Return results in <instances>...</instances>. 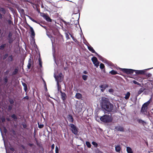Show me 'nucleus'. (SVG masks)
<instances>
[{
  "instance_id": "obj_40",
  "label": "nucleus",
  "mask_w": 153,
  "mask_h": 153,
  "mask_svg": "<svg viewBox=\"0 0 153 153\" xmlns=\"http://www.w3.org/2000/svg\"><path fill=\"white\" fill-rule=\"evenodd\" d=\"M95 153H102L101 151H100L98 149L96 150L95 151Z\"/></svg>"
},
{
  "instance_id": "obj_20",
  "label": "nucleus",
  "mask_w": 153,
  "mask_h": 153,
  "mask_svg": "<svg viewBox=\"0 0 153 153\" xmlns=\"http://www.w3.org/2000/svg\"><path fill=\"white\" fill-rule=\"evenodd\" d=\"M126 150L128 153H132V151L131 148L129 147L126 148Z\"/></svg>"
},
{
  "instance_id": "obj_54",
  "label": "nucleus",
  "mask_w": 153,
  "mask_h": 153,
  "mask_svg": "<svg viewBox=\"0 0 153 153\" xmlns=\"http://www.w3.org/2000/svg\"><path fill=\"white\" fill-rule=\"evenodd\" d=\"M6 153H8V151H7V148H6Z\"/></svg>"
},
{
  "instance_id": "obj_19",
  "label": "nucleus",
  "mask_w": 153,
  "mask_h": 153,
  "mask_svg": "<svg viewBox=\"0 0 153 153\" xmlns=\"http://www.w3.org/2000/svg\"><path fill=\"white\" fill-rule=\"evenodd\" d=\"M30 31L31 33V34L32 36H35V33L33 28L30 26Z\"/></svg>"
},
{
  "instance_id": "obj_31",
  "label": "nucleus",
  "mask_w": 153,
  "mask_h": 153,
  "mask_svg": "<svg viewBox=\"0 0 153 153\" xmlns=\"http://www.w3.org/2000/svg\"><path fill=\"white\" fill-rule=\"evenodd\" d=\"M114 91V90L112 88H111L109 89L108 92L111 94H113Z\"/></svg>"
},
{
  "instance_id": "obj_60",
  "label": "nucleus",
  "mask_w": 153,
  "mask_h": 153,
  "mask_svg": "<svg viewBox=\"0 0 153 153\" xmlns=\"http://www.w3.org/2000/svg\"><path fill=\"white\" fill-rule=\"evenodd\" d=\"M152 139H153V135L152 136Z\"/></svg>"
},
{
  "instance_id": "obj_45",
  "label": "nucleus",
  "mask_w": 153,
  "mask_h": 153,
  "mask_svg": "<svg viewBox=\"0 0 153 153\" xmlns=\"http://www.w3.org/2000/svg\"><path fill=\"white\" fill-rule=\"evenodd\" d=\"M51 148H52V149H54V144H53L51 145Z\"/></svg>"
},
{
  "instance_id": "obj_57",
  "label": "nucleus",
  "mask_w": 153,
  "mask_h": 153,
  "mask_svg": "<svg viewBox=\"0 0 153 153\" xmlns=\"http://www.w3.org/2000/svg\"><path fill=\"white\" fill-rule=\"evenodd\" d=\"M45 88H46V90H47V88H46V85H45Z\"/></svg>"
},
{
  "instance_id": "obj_12",
  "label": "nucleus",
  "mask_w": 153,
  "mask_h": 153,
  "mask_svg": "<svg viewBox=\"0 0 153 153\" xmlns=\"http://www.w3.org/2000/svg\"><path fill=\"white\" fill-rule=\"evenodd\" d=\"M100 87L101 88V91L102 92H103L105 88L108 87V85L107 84H103L101 85L100 86Z\"/></svg>"
},
{
  "instance_id": "obj_50",
  "label": "nucleus",
  "mask_w": 153,
  "mask_h": 153,
  "mask_svg": "<svg viewBox=\"0 0 153 153\" xmlns=\"http://www.w3.org/2000/svg\"><path fill=\"white\" fill-rule=\"evenodd\" d=\"M47 35L48 36V37L50 38H51V37L52 38V37L51 36L49 35H48V34H47Z\"/></svg>"
},
{
  "instance_id": "obj_7",
  "label": "nucleus",
  "mask_w": 153,
  "mask_h": 153,
  "mask_svg": "<svg viewBox=\"0 0 153 153\" xmlns=\"http://www.w3.org/2000/svg\"><path fill=\"white\" fill-rule=\"evenodd\" d=\"M151 100V99L147 102L144 103L143 105L141 108V111L142 112H144L146 111L148 108L147 106L150 102V101Z\"/></svg>"
},
{
  "instance_id": "obj_10",
  "label": "nucleus",
  "mask_w": 153,
  "mask_h": 153,
  "mask_svg": "<svg viewBox=\"0 0 153 153\" xmlns=\"http://www.w3.org/2000/svg\"><path fill=\"white\" fill-rule=\"evenodd\" d=\"M91 60L94 65L97 67L99 66V63L97 58L95 57H94L91 58Z\"/></svg>"
},
{
  "instance_id": "obj_6",
  "label": "nucleus",
  "mask_w": 153,
  "mask_h": 153,
  "mask_svg": "<svg viewBox=\"0 0 153 153\" xmlns=\"http://www.w3.org/2000/svg\"><path fill=\"white\" fill-rule=\"evenodd\" d=\"M151 100V99L147 102L144 103L143 105L141 108V111L142 112H144L146 111L148 108L147 106L150 102V101Z\"/></svg>"
},
{
  "instance_id": "obj_52",
  "label": "nucleus",
  "mask_w": 153,
  "mask_h": 153,
  "mask_svg": "<svg viewBox=\"0 0 153 153\" xmlns=\"http://www.w3.org/2000/svg\"><path fill=\"white\" fill-rule=\"evenodd\" d=\"M10 150H11L12 151H14V149H13L12 148H11L10 149Z\"/></svg>"
},
{
  "instance_id": "obj_16",
  "label": "nucleus",
  "mask_w": 153,
  "mask_h": 153,
  "mask_svg": "<svg viewBox=\"0 0 153 153\" xmlns=\"http://www.w3.org/2000/svg\"><path fill=\"white\" fill-rule=\"evenodd\" d=\"M75 97L77 99H80L82 97V95L79 93H77L76 94Z\"/></svg>"
},
{
  "instance_id": "obj_59",
  "label": "nucleus",
  "mask_w": 153,
  "mask_h": 153,
  "mask_svg": "<svg viewBox=\"0 0 153 153\" xmlns=\"http://www.w3.org/2000/svg\"><path fill=\"white\" fill-rule=\"evenodd\" d=\"M9 108H10V109H11V107H9Z\"/></svg>"
},
{
  "instance_id": "obj_29",
  "label": "nucleus",
  "mask_w": 153,
  "mask_h": 153,
  "mask_svg": "<svg viewBox=\"0 0 153 153\" xmlns=\"http://www.w3.org/2000/svg\"><path fill=\"white\" fill-rule=\"evenodd\" d=\"M86 144L87 147L88 148H90L91 146V144L89 142H86Z\"/></svg>"
},
{
  "instance_id": "obj_15",
  "label": "nucleus",
  "mask_w": 153,
  "mask_h": 153,
  "mask_svg": "<svg viewBox=\"0 0 153 153\" xmlns=\"http://www.w3.org/2000/svg\"><path fill=\"white\" fill-rule=\"evenodd\" d=\"M115 129L116 130L120 131H122L123 130V128L122 127L119 126H116Z\"/></svg>"
},
{
  "instance_id": "obj_41",
  "label": "nucleus",
  "mask_w": 153,
  "mask_h": 153,
  "mask_svg": "<svg viewBox=\"0 0 153 153\" xmlns=\"http://www.w3.org/2000/svg\"><path fill=\"white\" fill-rule=\"evenodd\" d=\"M4 82L5 83H6L7 82V77L4 78Z\"/></svg>"
},
{
  "instance_id": "obj_32",
  "label": "nucleus",
  "mask_w": 153,
  "mask_h": 153,
  "mask_svg": "<svg viewBox=\"0 0 153 153\" xmlns=\"http://www.w3.org/2000/svg\"><path fill=\"white\" fill-rule=\"evenodd\" d=\"M105 67L104 65L102 63H101L100 65V68L102 69L104 68Z\"/></svg>"
},
{
  "instance_id": "obj_25",
  "label": "nucleus",
  "mask_w": 153,
  "mask_h": 153,
  "mask_svg": "<svg viewBox=\"0 0 153 153\" xmlns=\"http://www.w3.org/2000/svg\"><path fill=\"white\" fill-rule=\"evenodd\" d=\"M31 61L30 59L28 61V63L27 65V68L28 69H30V68L31 67Z\"/></svg>"
},
{
  "instance_id": "obj_27",
  "label": "nucleus",
  "mask_w": 153,
  "mask_h": 153,
  "mask_svg": "<svg viewBox=\"0 0 153 153\" xmlns=\"http://www.w3.org/2000/svg\"><path fill=\"white\" fill-rule=\"evenodd\" d=\"M39 65L40 67H42V62L41 61V59L40 57H39Z\"/></svg>"
},
{
  "instance_id": "obj_18",
  "label": "nucleus",
  "mask_w": 153,
  "mask_h": 153,
  "mask_svg": "<svg viewBox=\"0 0 153 153\" xmlns=\"http://www.w3.org/2000/svg\"><path fill=\"white\" fill-rule=\"evenodd\" d=\"M68 119L70 122H73V118L71 115H69L68 116Z\"/></svg>"
},
{
  "instance_id": "obj_3",
  "label": "nucleus",
  "mask_w": 153,
  "mask_h": 153,
  "mask_svg": "<svg viewBox=\"0 0 153 153\" xmlns=\"http://www.w3.org/2000/svg\"><path fill=\"white\" fill-rule=\"evenodd\" d=\"M101 120L105 123L111 122L112 118L110 115L105 114L100 118Z\"/></svg>"
},
{
  "instance_id": "obj_56",
  "label": "nucleus",
  "mask_w": 153,
  "mask_h": 153,
  "mask_svg": "<svg viewBox=\"0 0 153 153\" xmlns=\"http://www.w3.org/2000/svg\"><path fill=\"white\" fill-rule=\"evenodd\" d=\"M2 17V15L0 14V18H1Z\"/></svg>"
},
{
  "instance_id": "obj_2",
  "label": "nucleus",
  "mask_w": 153,
  "mask_h": 153,
  "mask_svg": "<svg viewBox=\"0 0 153 153\" xmlns=\"http://www.w3.org/2000/svg\"><path fill=\"white\" fill-rule=\"evenodd\" d=\"M54 77L56 79V81L57 82V89L58 91H59L61 88L59 86V82H61L63 79V76L62 73H60L58 76H56L55 74H54Z\"/></svg>"
},
{
  "instance_id": "obj_39",
  "label": "nucleus",
  "mask_w": 153,
  "mask_h": 153,
  "mask_svg": "<svg viewBox=\"0 0 153 153\" xmlns=\"http://www.w3.org/2000/svg\"><path fill=\"white\" fill-rule=\"evenodd\" d=\"M138 121L139 123H143L144 122L141 120H138Z\"/></svg>"
},
{
  "instance_id": "obj_17",
  "label": "nucleus",
  "mask_w": 153,
  "mask_h": 153,
  "mask_svg": "<svg viewBox=\"0 0 153 153\" xmlns=\"http://www.w3.org/2000/svg\"><path fill=\"white\" fill-rule=\"evenodd\" d=\"M130 93L129 92H128L127 93L125 94V99L126 100H127L128 99L130 96Z\"/></svg>"
},
{
  "instance_id": "obj_1",
  "label": "nucleus",
  "mask_w": 153,
  "mask_h": 153,
  "mask_svg": "<svg viewBox=\"0 0 153 153\" xmlns=\"http://www.w3.org/2000/svg\"><path fill=\"white\" fill-rule=\"evenodd\" d=\"M152 68H148L143 70H137L131 69L121 68L122 71L127 73H133V71H135L137 74H144L147 70H149Z\"/></svg>"
},
{
  "instance_id": "obj_47",
  "label": "nucleus",
  "mask_w": 153,
  "mask_h": 153,
  "mask_svg": "<svg viewBox=\"0 0 153 153\" xmlns=\"http://www.w3.org/2000/svg\"><path fill=\"white\" fill-rule=\"evenodd\" d=\"M1 120L3 122H4L5 121V119L4 118H1Z\"/></svg>"
},
{
  "instance_id": "obj_46",
  "label": "nucleus",
  "mask_w": 153,
  "mask_h": 153,
  "mask_svg": "<svg viewBox=\"0 0 153 153\" xmlns=\"http://www.w3.org/2000/svg\"><path fill=\"white\" fill-rule=\"evenodd\" d=\"M7 54H5L4 56L3 57V59H6L7 57Z\"/></svg>"
},
{
  "instance_id": "obj_36",
  "label": "nucleus",
  "mask_w": 153,
  "mask_h": 153,
  "mask_svg": "<svg viewBox=\"0 0 153 153\" xmlns=\"http://www.w3.org/2000/svg\"><path fill=\"white\" fill-rule=\"evenodd\" d=\"M0 11L2 12V13H5V11L4 10L3 8H0Z\"/></svg>"
},
{
  "instance_id": "obj_30",
  "label": "nucleus",
  "mask_w": 153,
  "mask_h": 153,
  "mask_svg": "<svg viewBox=\"0 0 153 153\" xmlns=\"http://www.w3.org/2000/svg\"><path fill=\"white\" fill-rule=\"evenodd\" d=\"M6 45L5 44H2L0 46V49H3L6 46Z\"/></svg>"
},
{
  "instance_id": "obj_11",
  "label": "nucleus",
  "mask_w": 153,
  "mask_h": 153,
  "mask_svg": "<svg viewBox=\"0 0 153 153\" xmlns=\"http://www.w3.org/2000/svg\"><path fill=\"white\" fill-rule=\"evenodd\" d=\"M88 49L92 53H95L100 58V59L101 60H102V57H101V56H100L99 55H98L97 53L95 52V51L92 47H91L90 46H88Z\"/></svg>"
},
{
  "instance_id": "obj_9",
  "label": "nucleus",
  "mask_w": 153,
  "mask_h": 153,
  "mask_svg": "<svg viewBox=\"0 0 153 153\" xmlns=\"http://www.w3.org/2000/svg\"><path fill=\"white\" fill-rule=\"evenodd\" d=\"M70 126L71 127L72 132L75 135L77 134L78 131L76 127L74 124H70Z\"/></svg>"
},
{
  "instance_id": "obj_28",
  "label": "nucleus",
  "mask_w": 153,
  "mask_h": 153,
  "mask_svg": "<svg viewBox=\"0 0 153 153\" xmlns=\"http://www.w3.org/2000/svg\"><path fill=\"white\" fill-rule=\"evenodd\" d=\"M88 77V76L87 75H83L82 76V78L85 81L87 79Z\"/></svg>"
},
{
  "instance_id": "obj_5",
  "label": "nucleus",
  "mask_w": 153,
  "mask_h": 153,
  "mask_svg": "<svg viewBox=\"0 0 153 153\" xmlns=\"http://www.w3.org/2000/svg\"><path fill=\"white\" fill-rule=\"evenodd\" d=\"M151 100V99L147 102L144 103L143 105L141 108V111L142 112H144L146 111L148 108L147 106L150 102V101Z\"/></svg>"
},
{
  "instance_id": "obj_33",
  "label": "nucleus",
  "mask_w": 153,
  "mask_h": 153,
  "mask_svg": "<svg viewBox=\"0 0 153 153\" xmlns=\"http://www.w3.org/2000/svg\"><path fill=\"white\" fill-rule=\"evenodd\" d=\"M92 144L95 147H97V144L95 142L93 141L92 143Z\"/></svg>"
},
{
  "instance_id": "obj_58",
  "label": "nucleus",
  "mask_w": 153,
  "mask_h": 153,
  "mask_svg": "<svg viewBox=\"0 0 153 153\" xmlns=\"http://www.w3.org/2000/svg\"><path fill=\"white\" fill-rule=\"evenodd\" d=\"M71 36L72 38L73 39V37L71 35Z\"/></svg>"
},
{
  "instance_id": "obj_21",
  "label": "nucleus",
  "mask_w": 153,
  "mask_h": 153,
  "mask_svg": "<svg viewBox=\"0 0 153 153\" xmlns=\"http://www.w3.org/2000/svg\"><path fill=\"white\" fill-rule=\"evenodd\" d=\"M115 150L117 152H119L120 151V147L119 146H117L115 147Z\"/></svg>"
},
{
  "instance_id": "obj_43",
  "label": "nucleus",
  "mask_w": 153,
  "mask_h": 153,
  "mask_svg": "<svg viewBox=\"0 0 153 153\" xmlns=\"http://www.w3.org/2000/svg\"><path fill=\"white\" fill-rule=\"evenodd\" d=\"M12 60V57L11 56H10L9 57V60L10 61H11Z\"/></svg>"
},
{
  "instance_id": "obj_13",
  "label": "nucleus",
  "mask_w": 153,
  "mask_h": 153,
  "mask_svg": "<svg viewBox=\"0 0 153 153\" xmlns=\"http://www.w3.org/2000/svg\"><path fill=\"white\" fill-rule=\"evenodd\" d=\"M60 91L61 93V95L62 97V98L63 100H65L66 97V94L62 92L61 90H60Z\"/></svg>"
},
{
  "instance_id": "obj_37",
  "label": "nucleus",
  "mask_w": 153,
  "mask_h": 153,
  "mask_svg": "<svg viewBox=\"0 0 153 153\" xmlns=\"http://www.w3.org/2000/svg\"><path fill=\"white\" fill-rule=\"evenodd\" d=\"M39 127V128H43L44 126L43 124H39V123H38Z\"/></svg>"
},
{
  "instance_id": "obj_55",
  "label": "nucleus",
  "mask_w": 153,
  "mask_h": 153,
  "mask_svg": "<svg viewBox=\"0 0 153 153\" xmlns=\"http://www.w3.org/2000/svg\"><path fill=\"white\" fill-rule=\"evenodd\" d=\"M66 37L67 38H68V34H66Z\"/></svg>"
},
{
  "instance_id": "obj_24",
  "label": "nucleus",
  "mask_w": 153,
  "mask_h": 153,
  "mask_svg": "<svg viewBox=\"0 0 153 153\" xmlns=\"http://www.w3.org/2000/svg\"><path fill=\"white\" fill-rule=\"evenodd\" d=\"M45 18L46 20L48 21L49 22H51V19H50V18L48 16H46L45 15Z\"/></svg>"
},
{
  "instance_id": "obj_38",
  "label": "nucleus",
  "mask_w": 153,
  "mask_h": 153,
  "mask_svg": "<svg viewBox=\"0 0 153 153\" xmlns=\"http://www.w3.org/2000/svg\"><path fill=\"white\" fill-rule=\"evenodd\" d=\"M55 152L56 153H58L59 152V149L57 146L55 148Z\"/></svg>"
},
{
  "instance_id": "obj_35",
  "label": "nucleus",
  "mask_w": 153,
  "mask_h": 153,
  "mask_svg": "<svg viewBox=\"0 0 153 153\" xmlns=\"http://www.w3.org/2000/svg\"><path fill=\"white\" fill-rule=\"evenodd\" d=\"M143 91V89L142 88H141L140 89L138 92V94H140Z\"/></svg>"
},
{
  "instance_id": "obj_61",
  "label": "nucleus",
  "mask_w": 153,
  "mask_h": 153,
  "mask_svg": "<svg viewBox=\"0 0 153 153\" xmlns=\"http://www.w3.org/2000/svg\"><path fill=\"white\" fill-rule=\"evenodd\" d=\"M4 145H5V142H4Z\"/></svg>"
},
{
  "instance_id": "obj_49",
  "label": "nucleus",
  "mask_w": 153,
  "mask_h": 153,
  "mask_svg": "<svg viewBox=\"0 0 153 153\" xmlns=\"http://www.w3.org/2000/svg\"><path fill=\"white\" fill-rule=\"evenodd\" d=\"M32 21L34 22L37 23V22L33 19Z\"/></svg>"
},
{
  "instance_id": "obj_42",
  "label": "nucleus",
  "mask_w": 153,
  "mask_h": 153,
  "mask_svg": "<svg viewBox=\"0 0 153 153\" xmlns=\"http://www.w3.org/2000/svg\"><path fill=\"white\" fill-rule=\"evenodd\" d=\"M9 101H10V103L11 104H13L14 102V101L13 100H11V99L10 100H9Z\"/></svg>"
},
{
  "instance_id": "obj_44",
  "label": "nucleus",
  "mask_w": 153,
  "mask_h": 153,
  "mask_svg": "<svg viewBox=\"0 0 153 153\" xmlns=\"http://www.w3.org/2000/svg\"><path fill=\"white\" fill-rule=\"evenodd\" d=\"M133 82L135 84H137V85H138L139 84L138 83V82H136V81H135V80H134L133 81Z\"/></svg>"
},
{
  "instance_id": "obj_4",
  "label": "nucleus",
  "mask_w": 153,
  "mask_h": 153,
  "mask_svg": "<svg viewBox=\"0 0 153 153\" xmlns=\"http://www.w3.org/2000/svg\"><path fill=\"white\" fill-rule=\"evenodd\" d=\"M103 108L108 111H111L113 108V105L109 102H107L106 104L102 105Z\"/></svg>"
},
{
  "instance_id": "obj_48",
  "label": "nucleus",
  "mask_w": 153,
  "mask_h": 153,
  "mask_svg": "<svg viewBox=\"0 0 153 153\" xmlns=\"http://www.w3.org/2000/svg\"><path fill=\"white\" fill-rule=\"evenodd\" d=\"M83 73L85 74H88V72L86 71H84L83 72Z\"/></svg>"
},
{
  "instance_id": "obj_34",
  "label": "nucleus",
  "mask_w": 153,
  "mask_h": 153,
  "mask_svg": "<svg viewBox=\"0 0 153 153\" xmlns=\"http://www.w3.org/2000/svg\"><path fill=\"white\" fill-rule=\"evenodd\" d=\"M18 71V69L17 68L15 69L14 71L13 72V74H16Z\"/></svg>"
},
{
  "instance_id": "obj_14",
  "label": "nucleus",
  "mask_w": 153,
  "mask_h": 153,
  "mask_svg": "<svg viewBox=\"0 0 153 153\" xmlns=\"http://www.w3.org/2000/svg\"><path fill=\"white\" fill-rule=\"evenodd\" d=\"M107 100L108 99L105 97H102V98L101 100L102 101L103 105L105 104H106L107 102H108Z\"/></svg>"
},
{
  "instance_id": "obj_26",
  "label": "nucleus",
  "mask_w": 153,
  "mask_h": 153,
  "mask_svg": "<svg viewBox=\"0 0 153 153\" xmlns=\"http://www.w3.org/2000/svg\"><path fill=\"white\" fill-rule=\"evenodd\" d=\"M11 117L15 121H16L17 120V117L15 114H13L11 116Z\"/></svg>"
},
{
  "instance_id": "obj_23",
  "label": "nucleus",
  "mask_w": 153,
  "mask_h": 153,
  "mask_svg": "<svg viewBox=\"0 0 153 153\" xmlns=\"http://www.w3.org/2000/svg\"><path fill=\"white\" fill-rule=\"evenodd\" d=\"M22 85L24 87V90L25 91H26L27 89V85L24 82L22 83Z\"/></svg>"
},
{
  "instance_id": "obj_8",
  "label": "nucleus",
  "mask_w": 153,
  "mask_h": 153,
  "mask_svg": "<svg viewBox=\"0 0 153 153\" xmlns=\"http://www.w3.org/2000/svg\"><path fill=\"white\" fill-rule=\"evenodd\" d=\"M151 100V99L147 102L144 103L143 105L141 108V111L142 112H144L146 111L148 108L147 106L150 102V101Z\"/></svg>"
},
{
  "instance_id": "obj_22",
  "label": "nucleus",
  "mask_w": 153,
  "mask_h": 153,
  "mask_svg": "<svg viewBox=\"0 0 153 153\" xmlns=\"http://www.w3.org/2000/svg\"><path fill=\"white\" fill-rule=\"evenodd\" d=\"M109 73L112 75H115L117 74V72L114 70H112L109 72Z\"/></svg>"
},
{
  "instance_id": "obj_51",
  "label": "nucleus",
  "mask_w": 153,
  "mask_h": 153,
  "mask_svg": "<svg viewBox=\"0 0 153 153\" xmlns=\"http://www.w3.org/2000/svg\"><path fill=\"white\" fill-rule=\"evenodd\" d=\"M4 131L5 133H6V132H7V130H6V128H4Z\"/></svg>"
},
{
  "instance_id": "obj_53",
  "label": "nucleus",
  "mask_w": 153,
  "mask_h": 153,
  "mask_svg": "<svg viewBox=\"0 0 153 153\" xmlns=\"http://www.w3.org/2000/svg\"><path fill=\"white\" fill-rule=\"evenodd\" d=\"M28 17L29 18V19L31 20L32 21V19H33L31 17H30L29 16H28Z\"/></svg>"
}]
</instances>
